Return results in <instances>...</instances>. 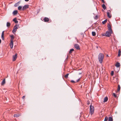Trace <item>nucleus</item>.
<instances>
[{"mask_svg": "<svg viewBox=\"0 0 121 121\" xmlns=\"http://www.w3.org/2000/svg\"><path fill=\"white\" fill-rule=\"evenodd\" d=\"M94 108L93 106H92L91 104L90 105V109L89 113L92 115L93 114L94 112Z\"/></svg>", "mask_w": 121, "mask_h": 121, "instance_id": "obj_1", "label": "nucleus"}, {"mask_svg": "<svg viewBox=\"0 0 121 121\" xmlns=\"http://www.w3.org/2000/svg\"><path fill=\"white\" fill-rule=\"evenodd\" d=\"M10 37L11 38V39H10V46L11 48L12 49L13 48V40L14 38V37L13 35H10Z\"/></svg>", "mask_w": 121, "mask_h": 121, "instance_id": "obj_2", "label": "nucleus"}, {"mask_svg": "<svg viewBox=\"0 0 121 121\" xmlns=\"http://www.w3.org/2000/svg\"><path fill=\"white\" fill-rule=\"evenodd\" d=\"M99 60L100 63H102L104 58V56L103 54L100 53L99 56Z\"/></svg>", "mask_w": 121, "mask_h": 121, "instance_id": "obj_3", "label": "nucleus"}, {"mask_svg": "<svg viewBox=\"0 0 121 121\" xmlns=\"http://www.w3.org/2000/svg\"><path fill=\"white\" fill-rule=\"evenodd\" d=\"M19 26L17 25H16L14 26L13 30L12 32L14 34H15L17 29L18 28Z\"/></svg>", "mask_w": 121, "mask_h": 121, "instance_id": "obj_4", "label": "nucleus"}, {"mask_svg": "<svg viewBox=\"0 0 121 121\" xmlns=\"http://www.w3.org/2000/svg\"><path fill=\"white\" fill-rule=\"evenodd\" d=\"M112 33V31H107L106 32L105 35H106L108 37H109L111 35V34Z\"/></svg>", "mask_w": 121, "mask_h": 121, "instance_id": "obj_5", "label": "nucleus"}, {"mask_svg": "<svg viewBox=\"0 0 121 121\" xmlns=\"http://www.w3.org/2000/svg\"><path fill=\"white\" fill-rule=\"evenodd\" d=\"M111 12L110 10H108L107 12V16L109 18H110L112 17V15L111 14Z\"/></svg>", "mask_w": 121, "mask_h": 121, "instance_id": "obj_6", "label": "nucleus"}, {"mask_svg": "<svg viewBox=\"0 0 121 121\" xmlns=\"http://www.w3.org/2000/svg\"><path fill=\"white\" fill-rule=\"evenodd\" d=\"M29 7V5H25L22 7V10H24L28 8Z\"/></svg>", "mask_w": 121, "mask_h": 121, "instance_id": "obj_7", "label": "nucleus"}, {"mask_svg": "<svg viewBox=\"0 0 121 121\" xmlns=\"http://www.w3.org/2000/svg\"><path fill=\"white\" fill-rule=\"evenodd\" d=\"M75 48L77 50H79L80 49V47L79 45L77 44H75L74 45Z\"/></svg>", "mask_w": 121, "mask_h": 121, "instance_id": "obj_8", "label": "nucleus"}, {"mask_svg": "<svg viewBox=\"0 0 121 121\" xmlns=\"http://www.w3.org/2000/svg\"><path fill=\"white\" fill-rule=\"evenodd\" d=\"M17 54L16 53L15 55H14L13 56V61H15L17 58Z\"/></svg>", "mask_w": 121, "mask_h": 121, "instance_id": "obj_9", "label": "nucleus"}, {"mask_svg": "<svg viewBox=\"0 0 121 121\" xmlns=\"http://www.w3.org/2000/svg\"><path fill=\"white\" fill-rule=\"evenodd\" d=\"M43 20L45 22H48L50 21L49 19L46 17H45Z\"/></svg>", "mask_w": 121, "mask_h": 121, "instance_id": "obj_10", "label": "nucleus"}, {"mask_svg": "<svg viewBox=\"0 0 121 121\" xmlns=\"http://www.w3.org/2000/svg\"><path fill=\"white\" fill-rule=\"evenodd\" d=\"M4 31H3L2 33L1 37L2 39L3 40H4Z\"/></svg>", "mask_w": 121, "mask_h": 121, "instance_id": "obj_11", "label": "nucleus"}, {"mask_svg": "<svg viewBox=\"0 0 121 121\" xmlns=\"http://www.w3.org/2000/svg\"><path fill=\"white\" fill-rule=\"evenodd\" d=\"M108 31H112L111 29V26L110 24H108Z\"/></svg>", "mask_w": 121, "mask_h": 121, "instance_id": "obj_12", "label": "nucleus"}, {"mask_svg": "<svg viewBox=\"0 0 121 121\" xmlns=\"http://www.w3.org/2000/svg\"><path fill=\"white\" fill-rule=\"evenodd\" d=\"M115 66L117 67H120V65L119 63L118 62H117L115 64Z\"/></svg>", "mask_w": 121, "mask_h": 121, "instance_id": "obj_13", "label": "nucleus"}, {"mask_svg": "<svg viewBox=\"0 0 121 121\" xmlns=\"http://www.w3.org/2000/svg\"><path fill=\"white\" fill-rule=\"evenodd\" d=\"M5 78L4 79L2 82L1 83V85H3L4 84H5Z\"/></svg>", "mask_w": 121, "mask_h": 121, "instance_id": "obj_14", "label": "nucleus"}, {"mask_svg": "<svg viewBox=\"0 0 121 121\" xmlns=\"http://www.w3.org/2000/svg\"><path fill=\"white\" fill-rule=\"evenodd\" d=\"M108 99V98L107 97H105L104 99V101L103 102H106L107 101Z\"/></svg>", "mask_w": 121, "mask_h": 121, "instance_id": "obj_15", "label": "nucleus"}, {"mask_svg": "<svg viewBox=\"0 0 121 121\" xmlns=\"http://www.w3.org/2000/svg\"><path fill=\"white\" fill-rule=\"evenodd\" d=\"M18 12L17 10H15L13 12V15H15Z\"/></svg>", "mask_w": 121, "mask_h": 121, "instance_id": "obj_16", "label": "nucleus"}, {"mask_svg": "<svg viewBox=\"0 0 121 121\" xmlns=\"http://www.w3.org/2000/svg\"><path fill=\"white\" fill-rule=\"evenodd\" d=\"M13 21L15 23H17L18 22V21H17L16 20V18H14L13 20Z\"/></svg>", "mask_w": 121, "mask_h": 121, "instance_id": "obj_17", "label": "nucleus"}, {"mask_svg": "<svg viewBox=\"0 0 121 121\" xmlns=\"http://www.w3.org/2000/svg\"><path fill=\"white\" fill-rule=\"evenodd\" d=\"M121 51L120 50H118V57H120L121 56Z\"/></svg>", "mask_w": 121, "mask_h": 121, "instance_id": "obj_18", "label": "nucleus"}, {"mask_svg": "<svg viewBox=\"0 0 121 121\" xmlns=\"http://www.w3.org/2000/svg\"><path fill=\"white\" fill-rule=\"evenodd\" d=\"M20 116L19 114H16L14 115V117H18Z\"/></svg>", "mask_w": 121, "mask_h": 121, "instance_id": "obj_19", "label": "nucleus"}, {"mask_svg": "<svg viewBox=\"0 0 121 121\" xmlns=\"http://www.w3.org/2000/svg\"><path fill=\"white\" fill-rule=\"evenodd\" d=\"M6 25L7 27H9L10 26V23L9 22H7Z\"/></svg>", "mask_w": 121, "mask_h": 121, "instance_id": "obj_20", "label": "nucleus"}, {"mask_svg": "<svg viewBox=\"0 0 121 121\" xmlns=\"http://www.w3.org/2000/svg\"><path fill=\"white\" fill-rule=\"evenodd\" d=\"M74 50L73 49H72L70 50L69 52V54H71L72 52Z\"/></svg>", "mask_w": 121, "mask_h": 121, "instance_id": "obj_21", "label": "nucleus"}, {"mask_svg": "<svg viewBox=\"0 0 121 121\" xmlns=\"http://www.w3.org/2000/svg\"><path fill=\"white\" fill-rule=\"evenodd\" d=\"M107 19H106L105 20H104V21H103L102 22V23L103 24H104L106 23V22H107Z\"/></svg>", "mask_w": 121, "mask_h": 121, "instance_id": "obj_22", "label": "nucleus"}, {"mask_svg": "<svg viewBox=\"0 0 121 121\" xmlns=\"http://www.w3.org/2000/svg\"><path fill=\"white\" fill-rule=\"evenodd\" d=\"M121 87L120 85H118V88L117 89V91H119Z\"/></svg>", "mask_w": 121, "mask_h": 121, "instance_id": "obj_23", "label": "nucleus"}, {"mask_svg": "<svg viewBox=\"0 0 121 121\" xmlns=\"http://www.w3.org/2000/svg\"><path fill=\"white\" fill-rule=\"evenodd\" d=\"M108 121H113L112 118L111 117H109L108 119Z\"/></svg>", "mask_w": 121, "mask_h": 121, "instance_id": "obj_24", "label": "nucleus"}, {"mask_svg": "<svg viewBox=\"0 0 121 121\" xmlns=\"http://www.w3.org/2000/svg\"><path fill=\"white\" fill-rule=\"evenodd\" d=\"M102 7L104 10L106 9V7L104 4H103L102 5Z\"/></svg>", "mask_w": 121, "mask_h": 121, "instance_id": "obj_25", "label": "nucleus"}, {"mask_svg": "<svg viewBox=\"0 0 121 121\" xmlns=\"http://www.w3.org/2000/svg\"><path fill=\"white\" fill-rule=\"evenodd\" d=\"M69 74L68 73L66 74L65 76V77L66 78H67L68 77V76Z\"/></svg>", "mask_w": 121, "mask_h": 121, "instance_id": "obj_26", "label": "nucleus"}, {"mask_svg": "<svg viewBox=\"0 0 121 121\" xmlns=\"http://www.w3.org/2000/svg\"><path fill=\"white\" fill-rule=\"evenodd\" d=\"M92 35L93 36H95L96 35L95 33V32H92Z\"/></svg>", "mask_w": 121, "mask_h": 121, "instance_id": "obj_27", "label": "nucleus"}, {"mask_svg": "<svg viewBox=\"0 0 121 121\" xmlns=\"http://www.w3.org/2000/svg\"><path fill=\"white\" fill-rule=\"evenodd\" d=\"M22 7L21 6H20L18 7V9L19 10H20L21 9H22Z\"/></svg>", "mask_w": 121, "mask_h": 121, "instance_id": "obj_28", "label": "nucleus"}, {"mask_svg": "<svg viewBox=\"0 0 121 121\" xmlns=\"http://www.w3.org/2000/svg\"><path fill=\"white\" fill-rule=\"evenodd\" d=\"M108 119V117H107L106 116L105 117L104 121H107Z\"/></svg>", "mask_w": 121, "mask_h": 121, "instance_id": "obj_29", "label": "nucleus"}, {"mask_svg": "<svg viewBox=\"0 0 121 121\" xmlns=\"http://www.w3.org/2000/svg\"><path fill=\"white\" fill-rule=\"evenodd\" d=\"M19 5V4L18 3H16L14 5V6L15 7H17Z\"/></svg>", "mask_w": 121, "mask_h": 121, "instance_id": "obj_30", "label": "nucleus"}, {"mask_svg": "<svg viewBox=\"0 0 121 121\" xmlns=\"http://www.w3.org/2000/svg\"><path fill=\"white\" fill-rule=\"evenodd\" d=\"M98 18V16L97 15H96L94 17V18L95 19H97Z\"/></svg>", "mask_w": 121, "mask_h": 121, "instance_id": "obj_31", "label": "nucleus"}, {"mask_svg": "<svg viewBox=\"0 0 121 121\" xmlns=\"http://www.w3.org/2000/svg\"><path fill=\"white\" fill-rule=\"evenodd\" d=\"M113 95L116 98L117 97V96L116 94L115 93H113Z\"/></svg>", "mask_w": 121, "mask_h": 121, "instance_id": "obj_32", "label": "nucleus"}, {"mask_svg": "<svg viewBox=\"0 0 121 121\" xmlns=\"http://www.w3.org/2000/svg\"><path fill=\"white\" fill-rule=\"evenodd\" d=\"M71 82L73 83H75L76 82H75L73 80H72L71 81Z\"/></svg>", "mask_w": 121, "mask_h": 121, "instance_id": "obj_33", "label": "nucleus"}, {"mask_svg": "<svg viewBox=\"0 0 121 121\" xmlns=\"http://www.w3.org/2000/svg\"><path fill=\"white\" fill-rule=\"evenodd\" d=\"M114 72L113 71H112L111 73V75L112 76H113V75Z\"/></svg>", "mask_w": 121, "mask_h": 121, "instance_id": "obj_34", "label": "nucleus"}, {"mask_svg": "<svg viewBox=\"0 0 121 121\" xmlns=\"http://www.w3.org/2000/svg\"><path fill=\"white\" fill-rule=\"evenodd\" d=\"M80 78H79V79H78L76 81L77 82H79L80 81Z\"/></svg>", "mask_w": 121, "mask_h": 121, "instance_id": "obj_35", "label": "nucleus"}, {"mask_svg": "<svg viewBox=\"0 0 121 121\" xmlns=\"http://www.w3.org/2000/svg\"><path fill=\"white\" fill-rule=\"evenodd\" d=\"M101 1H102V3H105V2L104 0H101Z\"/></svg>", "mask_w": 121, "mask_h": 121, "instance_id": "obj_36", "label": "nucleus"}, {"mask_svg": "<svg viewBox=\"0 0 121 121\" xmlns=\"http://www.w3.org/2000/svg\"><path fill=\"white\" fill-rule=\"evenodd\" d=\"M25 96H23L22 97V98L23 99H24L25 98Z\"/></svg>", "mask_w": 121, "mask_h": 121, "instance_id": "obj_37", "label": "nucleus"}, {"mask_svg": "<svg viewBox=\"0 0 121 121\" xmlns=\"http://www.w3.org/2000/svg\"><path fill=\"white\" fill-rule=\"evenodd\" d=\"M87 104H88V105H89V104H90V103H89V102H87Z\"/></svg>", "mask_w": 121, "mask_h": 121, "instance_id": "obj_38", "label": "nucleus"}, {"mask_svg": "<svg viewBox=\"0 0 121 121\" xmlns=\"http://www.w3.org/2000/svg\"><path fill=\"white\" fill-rule=\"evenodd\" d=\"M17 3H18V4L19 3H20V1H19Z\"/></svg>", "mask_w": 121, "mask_h": 121, "instance_id": "obj_39", "label": "nucleus"}, {"mask_svg": "<svg viewBox=\"0 0 121 121\" xmlns=\"http://www.w3.org/2000/svg\"><path fill=\"white\" fill-rule=\"evenodd\" d=\"M25 0L26 1V2L28 1H29V0Z\"/></svg>", "mask_w": 121, "mask_h": 121, "instance_id": "obj_40", "label": "nucleus"}, {"mask_svg": "<svg viewBox=\"0 0 121 121\" xmlns=\"http://www.w3.org/2000/svg\"><path fill=\"white\" fill-rule=\"evenodd\" d=\"M1 40L0 39V44L1 43Z\"/></svg>", "mask_w": 121, "mask_h": 121, "instance_id": "obj_41", "label": "nucleus"}, {"mask_svg": "<svg viewBox=\"0 0 121 121\" xmlns=\"http://www.w3.org/2000/svg\"><path fill=\"white\" fill-rule=\"evenodd\" d=\"M101 69L102 70H103V68L102 67L101 68Z\"/></svg>", "mask_w": 121, "mask_h": 121, "instance_id": "obj_42", "label": "nucleus"}, {"mask_svg": "<svg viewBox=\"0 0 121 121\" xmlns=\"http://www.w3.org/2000/svg\"><path fill=\"white\" fill-rule=\"evenodd\" d=\"M68 56H67V57L66 58V59H68Z\"/></svg>", "mask_w": 121, "mask_h": 121, "instance_id": "obj_43", "label": "nucleus"}, {"mask_svg": "<svg viewBox=\"0 0 121 121\" xmlns=\"http://www.w3.org/2000/svg\"><path fill=\"white\" fill-rule=\"evenodd\" d=\"M81 74V73H79V74Z\"/></svg>", "mask_w": 121, "mask_h": 121, "instance_id": "obj_44", "label": "nucleus"}]
</instances>
